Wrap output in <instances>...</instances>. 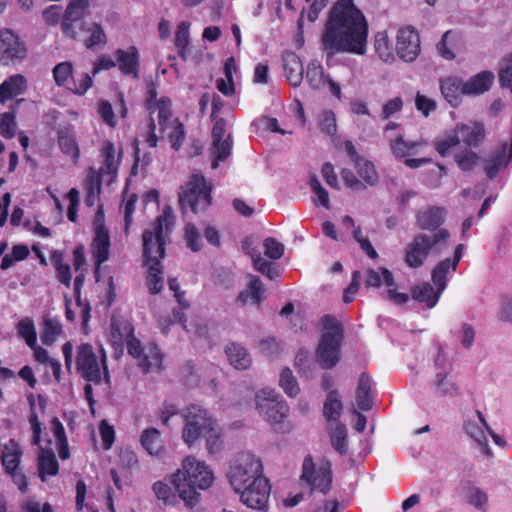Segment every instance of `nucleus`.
<instances>
[{
	"mask_svg": "<svg viewBox=\"0 0 512 512\" xmlns=\"http://www.w3.org/2000/svg\"><path fill=\"white\" fill-rule=\"evenodd\" d=\"M302 470L301 478L311 486V490L318 489L323 494L330 491L332 471L329 460L322 459L316 468L312 458L308 456L303 461Z\"/></svg>",
	"mask_w": 512,
	"mask_h": 512,
	"instance_id": "nucleus-12",
	"label": "nucleus"
},
{
	"mask_svg": "<svg viewBox=\"0 0 512 512\" xmlns=\"http://www.w3.org/2000/svg\"><path fill=\"white\" fill-rule=\"evenodd\" d=\"M321 323L325 332L317 349V358L323 368L330 369L339 361L343 330L338 320L331 315L323 316Z\"/></svg>",
	"mask_w": 512,
	"mask_h": 512,
	"instance_id": "nucleus-5",
	"label": "nucleus"
},
{
	"mask_svg": "<svg viewBox=\"0 0 512 512\" xmlns=\"http://www.w3.org/2000/svg\"><path fill=\"white\" fill-rule=\"evenodd\" d=\"M171 103L169 100L161 99L158 103H155L152 112L158 110V122L161 130H165L168 127L169 120L172 116L170 110Z\"/></svg>",
	"mask_w": 512,
	"mask_h": 512,
	"instance_id": "nucleus-58",
	"label": "nucleus"
},
{
	"mask_svg": "<svg viewBox=\"0 0 512 512\" xmlns=\"http://www.w3.org/2000/svg\"><path fill=\"white\" fill-rule=\"evenodd\" d=\"M38 469L43 482L46 481V475L54 476L58 473V461L52 450L41 449L38 457Z\"/></svg>",
	"mask_w": 512,
	"mask_h": 512,
	"instance_id": "nucleus-37",
	"label": "nucleus"
},
{
	"mask_svg": "<svg viewBox=\"0 0 512 512\" xmlns=\"http://www.w3.org/2000/svg\"><path fill=\"white\" fill-rule=\"evenodd\" d=\"M16 120L14 112H5L0 115V134L7 138L12 139L16 134Z\"/></svg>",
	"mask_w": 512,
	"mask_h": 512,
	"instance_id": "nucleus-53",
	"label": "nucleus"
},
{
	"mask_svg": "<svg viewBox=\"0 0 512 512\" xmlns=\"http://www.w3.org/2000/svg\"><path fill=\"white\" fill-rule=\"evenodd\" d=\"M495 79L492 71L484 70L469 78L464 82L466 88V95H480L487 92Z\"/></svg>",
	"mask_w": 512,
	"mask_h": 512,
	"instance_id": "nucleus-26",
	"label": "nucleus"
},
{
	"mask_svg": "<svg viewBox=\"0 0 512 512\" xmlns=\"http://www.w3.org/2000/svg\"><path fill=\"white\" fill-rule=\"evenodd\" d=\"M51 261L57 271L58 280L66 287H69L71 283L70 266L68 264L63 263L62 254L55 252L51 257Z\"/></svg>",
	"mask_w": 512,
	"mask_h": 512,
	"instance_id": "nucleus-52",
	"label": "nucleus"
},
{
	"mask_svg": "<svg viewBox=\"0 0 512 512\" xmlns=\"http://www.w3.org/2000/svg\"><path fill=\"white\" fill-rule=\"evenodd\" d=\"M225 353L230 364L235 369L246 370L250 367L251 357L243 346L237 343H230L226 346Z\"/></svg>",
	"mask_w": 512,
	"mask_h": 512,
	"instance_id": "nucleus-35",
	"label": "nucleus"
},
{
	"mask_svg": "<svg viewBox=\"0 0 512 512\" xmlns=\"http://www.w3.org/2000/svg\"><path fill=\"white\" fill-rule=\"evenodd\" d=\"M355 167L360 177L370 186H374L378 182V174L374 165L364 158H357Z\"/></svg>",
	"mask_w": 512,
	"mask_h": 512,
	"instance_id": "nucleus-47",
	"label": "nucleus"
},
{
	"mask_svg": "<svg viewBox=\"0 0 512 512\" xmlns=\"http://www.w3.org/2000/svg\"><path fill=\"white\" fill-rule=\"evenodd\" d=\"M152 489L157 499L163 501L164 504H173L175 502V495L166 483L161 481L155 482Z\"/></svg>",
	"mask_w": 512,
	"mask_h": 512,
	"instance_id": "nucleus-64",
	"label": "nucleus"
},
{
	"mask_svg": "<svg viewBox=\"0 0 512 512\" xmlns=\"http://www.w3.org/2000/svg\"><path fill=\"white\" fill-rule=\"evenodd\" d=\"M321 44L327 58L337 53L363 55L367 49V34H322Z\"/></svg>",
	"mask_w": 512,
	"mask_h": 512,
	"instance_id": "nucleus-10",
	"label": "nucleus"
},
{
	"mask_svg": "<svg viewBox=\"0 0 512 512\" xmlns=\"http://www.w3.org/2000/svg\"><path fill=\"white\" fill-rule=\"evenodd\" d=\"M76 367L80 375L87 382L101 383L100 364L90 344L83 343L78 347Z\"/></svg>",
	"mask_w": 512,
	"mask_h": 512,
	"instance_id": "nucleus-14",
	"label": "nucleus"
},
{
	"mask_svg": "<svg viewBox=\"0 0 512 512\" xmlns=\"http://www.w3.org/2000/svg\"><path fill=\"white\" fill-rule=\"evenodd\" d=\"M431 387L437 397L453 396L458 391V386L454 382L451 373L446 372H436Z\"/></svg>",
	"mask_w": 512,
	"mask_h": 512,
	"instance_id": "nucleus-31",
	"label": "nucleus"
},
{
	"mask_svg": "<svg viewBox=\"0 0 512 512\" xmlns=\"http://www.w3.org/2000/svg\"><path fill=\"white\" fill-rule=\"evenodd\" d=\"M148 268L147 285L151 294H158L163 289V268L161 263L146 265Z\"/></svg>",
	"mask_w": 512,
	"mask_h": 512,
	"instance_id": "nucleus-42",
	"label": "nucleus"
},
{
	"mask_svg": "<svg viewBox=\"0 0 512 512\" xmlns=\"http://www.w3.org/2000/svg\"><path fill=\"white\" fill-rule=\"evenodd\" d=\"M116 57L119 69L124 74L133 75L135 78L138 77L139 54L134 46L129 47L127 50L118 49L116 51Z\"/></svg>",
	"mask_w": 512,
	"mask_h": 512,
	"instance_id": "nucleus-29",
	"label": "nucleus"
},
{
	"mask_svg": "<svg viewBox=\"0 0 512 512\" xmlns=\"http://www.w3.org/2000/svg\"><path fill=\"white\" fill-rule=\"evenodd\" d=\"M440 90L444 99L452 107L459 106L462 96L466 95L464 81L458 76H448L440 79Z\"/></svg>",
	"mask_w": 512,
	"mask_h": 512,
	"instance_id": "nucleus-20",
	"label": "nucleus"
},
{
	"mask_svg": "<svg viewBox=\"0 0 512 512\" xmlns=\"http://www.w3.org/2000/svg\"><path fill=\"white\" fill-rule=\"evenodd\" d=\"M89 0H71L63 14L62 28L68 30L74 22L80 21L88 12Z\"/></svg>",
	"mask_w": 512,
	"mask_h": 512,
	"instance_id": "nucleus-28",
	"label": "nucleus"
},
{
	"mask_svg": "<svg viewBox=\"0 0 512 512\" xmlns=\"http://www.w3.org/2000/svg\"><path fill=\"white\" fill-rule=\"evenodd\" d=\"M26 43L18 34H0V63L5 66L17 65L27 56Z\"/></svg>",
	"mask_w": 512,
	"mask_h": 512,
	"instance_id": "nucleus-15",
	"label": "nucleus"
},
{
	"mask_svg": "<svg viewBox=\"0 0 512 512\" xmlns=\"http://www.w3.org/2000/svg\"><path fill=\"white\" fill-rule=\"evenodd\" d=\"M332 447L341 455L348 451L347 430L345 425L336 423L330 433Z\"/></svg>",
	"mask_w": 512,
	"mask_h": 512,
	"instance_id": "nucleus-41",
	"label": "nucleus"
},
{
	"mask_svg": "<svg viewBox=\"0 0 512 512\" xmlns=\"http://www.w3.org/2000/svg\"><path fill=\"white\" fill-rule=\"evenodd\" d=\"M463 41L459 34H443L437 44L438 53L446 60L455 58V51L462 48Z\"/></svg>",
	"mask_w": 512,
	"mask_h": 512,
	"instance_id": "nucleus-36",
	"label": "nucleus"
},
{
	"mask_svg": "<svg viewBox=\"0 0 512 512\" xmlns=\"http://www.w3.org/2000/svg\"><path fill=\"white\" fill-rule=\"evenodd\" d=\"M476 336V331L471 324L463 323L458 331V338L465 349H470L473 346Z\"/></svg>",
	"mask_w": 512,
	"mask_h": 512,
	"instance_id": "nucleus-62",
	"label": "nucleus"
},
{
	"mask_svg": "<svg viewBox=\"0 0 512 512\" xmlns=\"http://www.w3.org/2000/svg\"><path fill=\"white\" fill-rule=\"evenodd\" d=\"M255 402L259 415L272 425L274 430H281L282 423L289 414V407L281 395L274 390L262 389L256 393Z\"/></svg>",
	"mask_w": 512,
	"mask_h": 512,
	"instance_id": "nucleus-9",
	"label": "nucleus"
},
{
	"mask_svg": "<svg viewBox=\"0 0 512 512\" xmlns=\"http://www.w3.org/2000/svg\"><path fill=\"white\" fill-rule=\"evenodd\" d=\"M306 80L315 90H318L324 86V72L321 64L318 61L312 60L309 62L306 71Z\"/></svg>",
	"mask_w": 512,
	"mask_h": 512,
	"instance_id": "nucleus-45",
	"label": "nucleus"
},
{
	"mask_svg": "<svg viewBox=\"0 0 512 512\" xmlns=\"http://www.w3.org/2000/svg\"><path fill=\"white\" fill-rule=\"evenodd\" d=\"M227 477L244 505L262 512L267 511L271 486L263 475L259 458L249 453L242 454L230 465Z\"/></svg>",
	"mask_w": 512,
	"mask_h": 512,
	"instance_id": "nucleus-1",
	"label": "nucleus"
},
{
	"mask_svg": "<svg viewBox=\"0 0 512 512\" xmlns=\"http://www.w3.org/2000/svg\"><path fill=\"white\" fill-rule=\"evenodd\" d=\"M450 233L446 229H440L432 235L419 233L405 249V262L411 268L421 267L429 253L440 254L449 245Z\"/></svg>",
	"mask_w": 512,
	"mask_h": 512,
	"instance_id": "nucleus-3",
	"label": "nucleus"
},
{
	"mask_svg": "<svg viewBox=\"0 0 512 512\" xmlns=\"http://www.w3.org/2000/svg\"><path fill=\"white\" fill-rule=\"evenodd\" d=\"M206 442V449L209 454H216L221 451L223 447L222 432L216 423L208 429L202 436Z\"/></svg>",
	"mask_w": 512,
	"mask_h": 512,
	"instance_id": "nucleus-44",
	"label": "nucleus"
},
{
	"mask_svg": "<svg viewBox=\"0 0 512 512\" xmlns=\"http://www.w3.org/2000/svg\"><path fill=\"white\" fill-rule=\"evenodd\" d=\"M499 82L512 91V54L504 58L499 69Z\"/></svg>",
	"mask_w": 512,
	"mask_h": 512,
	"instance_id": "nucleus-57",
	"label": "nucleus"
},
{
	"mask_svg": "<svg viewBox=\"0 0 512 512\" xmlns=\"http://www.w3.org/2000/svg\"><path fill=\"white\" fill-rule=\"evenodd\" d=\"M212 186L208 185L201 174H194L186 185V189L179 194V204L185 214L187 209L193 213L205 211L212 203Z\"/></svg>",
	"mask_w": 512,
	"mask_h": 512,
	"instance_id": "nucleus-8",
	"label": "nucleus"
},
{
	"mask_svg": "<svg viewBox=\"0 0 512 512\" xmlns=\"http://www.w3.org/2000/svg\"><path fill=\"white\" fill-rule=\"evenodd\" d=\"M94 229L95 237L92 243L93 255L97 266H100L109 259L110 237L105 228L103 218L99 214L95 217Z\"/></svg>",
	"mask_w": 512,
	"mask_h": 512,
	"instance_id": "nucleus-18",
	"label": "nucleus"
},
{
	"mask_svg": "<svg viewBox=\"0 0 512 512\" xmlns=\"http://www.w3.org/2000/svg\"><path fill=\"white\" fill-rule=\"evenodd\" d=\"M512 161V135L511 141L501 143L484 160V170L489 179L497 176L501 169L506 168Z\"/></svg>",
	"mask_w": 512,
	"mask_h": 512,
	"instance_id": "nucleus-16",
	"label": "nucleus"
},
{
	"mask_svg": "<svg viewBox=\"0 0 512 512\" xmlns=\"http://www.w3.org/2000/svg\"><path fill=\"white\" fill-rule=\"evenodd\" d=\"M466 502L480 512H487L488 494L480 487L468 482L463 489Z\"/></svg>",
	"mask_w": 512,
	"mask_h": 512,
	"instance_id": "nucleus-33",
	"label": "nucleus"
},
{
	"mask_svg": "<svg viewBox=\"0 0 512 512\" xmlns=\"http://www.w3.org/2000/svg\"><path fill=\"white\" fill-rule=\"evenodd\" d=\"M62 332L60 322L55 318H48L44 321L43 333L41 340L44 345H52Z\"/></svg>",
	"mask_w": 512,
	"mask_h": 512,
	"instance_id": "nucleus-48",
	"label": "nucleus"
},
{
	"mask_svg": "<svg viewBox=\"0 0 512 512\" xmlns=\"http://www.w3.org/2000/svg\"><path fill=\"white\" fill-rule=\"evenodd\" d=\"M446 211L442 207L429 206L421 209L417 214V225L422 230L438 231L444 223Z\"/></svg>",
	"mask_w": 512,
	"mask_h": 512,
	"instance_id": "nucleus-21",
	"label": "nucleus"
},
{
	"mask_svg": "<svg viewBox=\"0 0 512 512\" xmlns=\"http://www.w3.org/2000/svg\"><path fill=\"white\" fill-rule=\"evenodd\" d=\"M58 144L64 154L70 156L74 160L78 158L79 149L72 134L60 131L58 135Z\"/></svg>",
	"mask_w": 512,
	"mask_h": 512,
	"instance_id": "nucleus-49",
	"label": "nucleus"
},
{
	"mask_svg": "<svg viewBox=\"0 0 512 512\" xmlns=\"http://www.w3.org/2000/svg\"><path fill=\"white\" fill-rule=\"evenodd\" d=\"M27 88L26 78L21 74H15L8 77L0 84V102L4 104L6 101L21 95Z\"/></svg>",
	"mask_w": 512,
	"mask_h": 512,
	"instance_id": "nucleus-25",
	"label": "nucleus"
},
{
	"mask_svg": "<svg viewBox=\"0 0 512 512\" xmlns=\"http://www.w3.org/2000/svg\"><path fill=\"white\" fill-rule=\"evenodd\" d=\"M463 428L466 434L473 439L478 447L481 449L482 453L491 458L493 453L488 445V439L485 435V427L482 424H479L476 420L466 419L463 424Z\"/></svg>",
	"mask_w": 512,
	"mask_h": 512,
	"instance_id": "nucleus-27",
	"label": "nucleus"
},
{
	"mask_svg": "<svg viewBox=\"0 0 512 512\" xmlns=\"http://www.w3.org/2000/svg\"><path fill=\"white\" fill-rule=\"evenodd\" d=\"M279 385L289 397H295L300 392L299 384L296 377L293 375L292 371L287 367L283 368L280 373Z\"/></svg>",
	"mask_w": 512,
	"mask_h": 512,
	"instance_id": "nucleus-46",
	"label": "nucleus"
},
{
	"mask_svg": "<svg viewBox=\"0 0 512 512\" xmlns=\"http://www.w3.org/2000/svg\"><path fill=\"white\" fill-rule=\"evenodd\" d=\"M265 298L266 288L261 279L256 276L249 275V281L246 288L239 293L237 301L244 306L251 299V302L259 308Z\"/></svg>",
	"mask_w": 512,
	"mask_h": 512,
	"instance_id": "nucleus-22",
	"label": "nucleus"
},
{
	"mask_svg": "<svg viewBox=\"0 0 512 512\" xmlns=\"http://www.w3.org/2000/svg\"><path fill=\"white\" fill-rule=\"evenodd\" d=\"M53 78L57 86H65L72 76L73 66L71 62L65 61L53 68Z\"/></svg>",
	"mask_w": 512,
	"mask_h": 512,
	"instance_id": "nucleus-54",
	"label": "nucleus"
},
{
	"mask_svg": "<svg viewBox=\"0 0 512 512\" xmlns=\"http://www.w3.org/2000/svg\"><path fill=\"white\" fill-rule=\"evenodd\" d=\"M403 108V100L401 97H395L388 101H386L380 113V118L382 120H387L394 116L396 113L400 112Z\"/></svg>",
	"mask_w": 512,
	"mask_h": 512,
	"instance_id": "nucleus-61",
	"label": "nucleus"
},
{
	"mask_svg": "<svg viewBox=\"0 0 512 512\" xmlns=\"http://www.w3.org/2000/svg\"><path fill=\"white\" fill-rule=\"evenodd\" d=\"M265 255L273 260H278L284 253V245L275 238L268 237L264 240Z\"/></svg>",
	"mask_w": 512,
	"mask_h": 512,
	"instance_id": "nucleus-60",
	"label": "nucleus"
},
{
	"mask_svg": "<svg viewBox=\"0 0 512 512\" xmlns=\"http://www.w3.org/2000/svg\"><path fill=\"white\" fill-rule=\"evenodd\" d=\"M342 402L336 390L329 392L323 407V413L328 421L337 420L342 411Z\"/></svg>",
	"mask_w": 512,
	"mask_h": 512,
	"instance_id": "nucleus-43",
	"label": "nucleus"
},
{
	"mask_svg": "<svg viewBox=\"0 0 512 512\" xmlns=\"http://www.w3.org/2000/svg\"><path fill=\"white\" fill-rule=\"evenodd\" d=\"M326 32H368V24L352 0H339L331 10Z\"/></svg>",
	"mask_w": 512,
	"mask_h": 512,
	"instance_id": "nucleus-6",
	"label": "nucleus"
},
{
	"mask_svg": "<svg viewBox=\"0 0 512 512\" xmlns=\"http://www.w3.org/2000/svg\"><path fill=\"white\" fill-rule=\"evenodd\" d=\"M185 240L187 247L193 252H198L202 249V239L199 229L192 223H187L185 226Z\"/></svg>",
	"mask_w": 512,
	"mask_h": 512,
	"instance_id": "nucleus-55",
	"label": "nucleus"
},
{
	"mask_svg": "<svg viewBox=\"0 0 512 512\" xmlns=\"http://www.w3.org/2000/svg\"><path fill=\"white\" fill-rule=\"evenodd\" d=\"M446 173L447 170L445 166L437 165V167L433 168L432 170L426 173L424 183L428 187L435 189L440 186L441 179L446 175Z\"/></svg>",
	"mask_w": 512,
	"mask_h": 512,
	"instance_id": "nucleus-63",
	"label": "nucleus"
},
{
	"mask_svg": "<svg viewBox=\"0 0 512 512\" xmlns=\"http://www.w3.org/2000/svg\"><path fill=\"white\" fill-rule=\"evenodd\" d=\"M464 245L458 244L455 248L453 258H446L439 262L432 270V281L434 285L442 293L446 288V276L450 271H456L459 262L462 258Z\"/></svg>",
	"mask_w": 512,
	"mask_h": 512,
	"instance_id": "nucleus-19",
	"label": "nucleus"
},
{
	"mask_svg": "<svg viewBox=\"0 0 512 512\" xmlns=\"http://www.w3.org/2000/svg\"><path fill=\"white\" fill-rule=\"evenodd\" d=\"M184 419L182 439L188 446H191L197 439L201 438L202 434L217 423L206 409L196 404L186 408Z\"/></svg>",
	"mask_w": 512,
	"mask_h": 512,
	"instance_id": "nucleus-11",
	"label": "nucleus"
},
{
	"mask_svg": "<svg viewBox=\"0 0 512 512\" xmlns=\"http://www.w3.org/2000/svg\"><path fill=\"white\" fill-rule=\"evenodd\" d=\"M285 76L293 87L301 84L304 75V67L300 58L291 51H285L282 55Z\"/></svg>",
	"mask_w": 512,
	"mask_h": 512,
	"instance_id": "nucleus-23",
	"label": "nucleus"
},
{
	"mask_svg": "<svg viewBox=\"0 0 512 512\" xmlns=\"http://www.w3.org/2000/svg\"><path fill=\"white\" fill-rule=\"evenodd\" d=\"M173 225V214L170 208H167L157 217L152 228L143 232V257L145 265H153L154 262L161 263L165 257V233L169 231V226Z\"/></svg>",
	"mask_w": 512,
	"mask_h": 512,
	"instance_id": "nucleus-4",
	"label": "nucleus"
},
{
	"mask_svg": "<svg viewBox=\"0 0 512 512\" xmlns=\"http://www.w3.org/2000/svg\"><path fill=\"white\" fill-rule=\"evenodd\" d=\"M140 443L150 455L161 456L164 452L163 440L156 428L145 429L141 434Z\"/></svg>",
	"mask_w": 512,
	"mask_h": 512,
	"instance_id": "nucleus-34",
	"label": "nucleus"
},
{
	"mask_svg": "<svg viewBox=\"0 0 512 512\" xmlns=\"http://www.w3.org/2000/svg\"><path fill=\"white\" fill-rule=\"evenodd\" d=\"M478 160V155L471 151L465 150L455 155V161L459 168L463 171H470Z\"/></svg>",
	"mask_w": 512,
	"mask_h": 512,
	"instance_id": "nucleus-59",
	"label": "nucleus"
},
{
	"mask_svg": "<svg viewBox=\"0 0 512 512\" xmlns=\"http://www.w3.org/2000/svg\"><path fill=\"white\" fill-rule=\"evenodd\" d=\"M213 480V473L206 464L189 456L184 459L182 468L172 475L171 482L185 504L193 507L199 502L200 498L197 489H207Z\"/></svg>",
	"mask_w": 512,
	"mask_h": 512,
	"instance_id": "nucleus-2",
	"label": "nucleus"
},
{
	"mask_svg": "<svg viewBox=\"0 0 512 512\" xmlns=\"http://www.w3.org/2000/svg\"><path fill=\"white\" fill-rule=\"evenodd\" d=\"M375 51L379 58L386 63H391L394 60V47L388 34H376Z\"/></svg>",
	"mask_w": 512,
	"mask_h": 512,
	"instance_id": "nucleus-40",
	"label": "nucleus"
},
{
	"mask_svg": "<svg viewBox=\"0 0 512 512\" xmlns=\"http://www.w3.org/2000/svg\"><path fill=\"white\" fill-rule=\"evenodd\" d=\"M253 266L270 280H275L279 276L277 267L271 262L264 260L260 255L253 257Z\"/></svg>",
	"mask_w": 512,
	"mask_h": 512,
	"instance_id": "nucleus-56",
	"label": "nucleus"
},
{
	"mask_svg": "<svg viewBox=\"0 0 512 512\" xmlns=\"http://www.w3.org/2000/svg\"><path fill=\"white\" fill-rule=\"evenodd\" d=\"M22 455L23 451L19 444L14 440H10L4 446V450L1 453V463L4 471L9 473L19 469Z\"/></svg>",
	"mask_w": 512,
	"mask_h": 512,
	"instance_id": "nucleus-30",
	"label": "nucleus"
},
{
	"mask_svg": "<svg viewBox=\"0 0 512 512\" xmlns=\"http://www.w3.org/2000/svg\"><path fill=\"white\" fill-rule=\"evenodd\" d=\"M419 42V34H397L395 50L401 59L411 62L418 56Z\"/></svg>",
	"mask_w": 512,
	"mask_h": 512,
	"instance_id": "nucleus-24",
	"label": "nucleus"
},
{
	"mask_svg": "<svg viewBox=\"0 0 512 512\" xmlns=\"http://www.w3.org/2000/svg\"><path fill=\"white\" fill-rule=\"evenodd\" d=\"M418 145L419 142L416 141H405L402 135H398L395 139L390 140L391 151L397 158L407 156Z\"/></svg>",
	"mask_w": 512,
	"mask_h": 512,
	"instance_id": "nucleus-50",
	"label": "nucleus"
},
{
	"mask_svg": "<svg viewBox=\"0 0 512 512\" xmlns=\"http://www.w3.org/2000/svg\"><path fill=\"white\" fill-rule=\"evenodd\" d=\"M17 330L18 334L25 339L27 345L31 348H35L37 335L33 321L30 318L20 320L17 325Z\"/></svg>",
	"mask_w": 512,
	"mask_h": 512,
	"instance_id": "nucleus-51",
	"label": "nucleus"
},
{
	"mask_svg": "<svg viewBox=\"0 0 512 512\" xmlns=\"http://www.w3.org/2000/svg\"><path fill=\"white\" fill-rule=\"evenodd\" d=\"M484 138L485 128L482 123H459L456 125L453 133L435 142V148L442 157H445L461 142L469 147H478L483 142Z\"/></svg>",
	"mask_w": 512,
	"mask_h": 512,
	"instance_id": "nucleus-7",
	"label": "nucleus"
},
{
	"mask_svg": "<svg viewBox=\"0 0 512 512\" xmlns=\"http://www.w3.org/2000/svg\"><path fill=\"white\" fill-rule=\"evenodd\" d=\"M382 283L387 287L395 285L393 274L386 268H380L379 271L368 269L366 271L365 286L379 288Z\"/></svg>",
	"mask_w": 512,
	"mask_h": 512,
	"instance_id": "nucleus-38",
	"label": "nucleus"
},
{
	"mask_svg": "<svg viewBox=\"0 0 512 512\" xmlns=\"http://www.w3.org/2000/svg\"><path fill=\"white\" fill-rule=\"evenodd\" d=\"M371 386V378L366 373H362L359 377L356 389V403L358 408L362 411H369L373 407Z\"/></svg>",
	"mask_w": 512,
	"mask_h": 512,
	"instance_id": "nucleus-32",
	"label": "nucleus"
},
{
	"mask_svg": "<svg viewBox=\"0 0 512 512\" xmlns=\"http://www.w3.org/2000/svg\"><path fill=\"white\" fill-rule=\"evenodd\" d=\"M124 330L128 353L132 357L139 360V366L142 367L145 372H148L153 365L160 364L161 358L158 352H156L155 356L153 357L154 362L151 361L146 354H144L141 342L134 336V328L130 323H124Z\"/></svg>",
	"mask_w": 512,
	"mask_h": 512,
	"instance_id": "nucleus-17",
	"label": "nucleus"
},
{
	"mask_svg": "<svg viewBox=\"0 0 512 512\" xmlns=\"http://www.w3.org/2000/svg\"><path fill=\"white\" fill-rule=\"evenodd\" d=\"M440 294L438 289L435 292L434 288L427 282L414 287L412 290V297L421 303H426L429 308L436 305Z\"/></svg>",
	"mask_w": 512,
	"mask_h": 512,
	"instance_id": "nucleus-39",
	"label": "nucleus"
},
{
	"mask_svg": "<svg viewBox=\"0 0 512 512\" xmlns=\"http://www.w3.org/2000/svg\"><path fill=\"white\" fill-rule=\"evenodd\" d=\"M214 126L212 128V146L210 148L213 157L212 168L216 169L219 162L225 161L231 154L232 138L229 133H226V121L223 118L212 119Z\"/></svg>",
	"mask_w": 512,
	"mask_h": 512,
	"instance_id": "nucleus-13",
	"label": "nucleus"
}]
</instances>
